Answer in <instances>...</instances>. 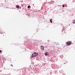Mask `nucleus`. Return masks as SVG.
I'll return each mask as SVG.
<instances>
[{
  "label": "nucleus",
  "instance_id": "1",
  "mask_svg": "<svg viewBox=\"0 0 75 75\" xmlns=\"http://www.w3.org/2000/svg\"><path fill=\"white\" fill-rule=\"evenodd\" d=\"M38 54L37 52H35L34 53L32 54V56H31V57L33 58V57H36L38 55Z\"/></svg>",
  "mask_w": 75,
  "mask_h": 75
},
{
  "label": "nucleus",
  "instance_id": "2",
  "mask_svg": "<svg viewBox=\"0 0 75 75\" xmlns=\"http://www.w3.org/2000/svg\"><path fill=\"white\" fill-rule=\"evenodd\" d=\"M71 43H72L71 42H67L66 44V45H70L71 44Z\"/></svg>",
  "mask_w": 75,
  "mask_h": 75
},
{
  "label": "nucleus",
  "instance_id": "3",
  "mask_svg": "<svg viewBox=\"0 0 75 75\" xmlns=\"http://www.w3.org/2000/svg\"><path fill=\"white\" fill-rule=\"evenodd\" d=\"M41 49L42 50H44V46L42 45L41 46Z\"/></svg>",
  "mask_w": 75,
  "mask_h": 75
},
{
  "label": "nucleus",
  "instance_id": "4",
  "mask_svg": "<svg viewBox=\"0 0 75 75\" xmlns=\"http://www.w3.org/2000/svg\"><path fill=\"white\" fill-rule=\"evenodd\" d=\"M45 55L46 56H47V55H48V52H46L45 53Z\"/></svg>",
  "mask_w": 75,
  "mask_h": 75
},
{
  "label": "nucleus",
  "instance_id": "5",
  "mask_svg": "<svg viewBox=\"0 0 75 75\" xmlns=\"http://www.w3.org/2000/svg\"><path fill=\"white\" fill-rule=\"evenodd\" d=\"M16 7L17 8H19V6L18 5H17Z\"/></svg>",
  "mask_w": 75,
  "mask_h": 75
},
{
  "label": "nucleus",
  "instance_id": "6",
  "mask_svg": "<svg viewBox=\"0 0 75 75\" xmlns=\"http://www.w3.org/2000/svg\"><path fill=\"white\" fill-rule=\"evenodd\" d=\"M50 21L51 23H52V19H51L50 20Z\"/></svg>",
  "mask_w": 75,
  "mask_h": 75
},
{
  "label": "nucleus",
  "instance_id": "7",
  "mask_svg": "<svg viewBox=\"0 0 75 75\" xmlns=\"http://www.w3.org/2000/svg\"><path fill=\"white\" fill-rule=\"evenodd\" d=\"M31 6H30L29 5L28 6V8H30V7Z\"/></svg>",
  "mask_w": 75,
  "mask_h": 75
},
{
  "label": "nucleus",
  "instance_id": "8",
  "mask_svg": "<svg viewBox=\"0 0 75 75\" xmlns=\"http://www.w3.org/2000/svg\"><path fill=\"white\" fill-rule=\"evenodd\" d=\"M62 7H65V6H64V5H63Z\"/></svg>",
  "mask_w": 75,
  "mask_h": 75
},
{
  "label": "nucleus",
  "instance_id": "9",
  "mask_svg": "<svg viewBox=\"0 0 75 75\" xmlns=\"http://www.w3.org/2000/svg\"><path fill=\"white\" fill-rule=\"evenodd\" d=\"M1 52H2L1 50H0V53H1Z\"/></svg>",
  "mask_w": 75,
  "mask_h": 75
},
{
  "label": "nucleus",
  "instance_id": "10",
  "mask_svg": "<svg viewBox=\"0 0 75 75\" xmlns=\"http://www.w3.org/2000/svg\"><path fill=\"white\" fill-rule=\"evenodd\" d=\"M0 34H3V33H1V32H0Z\"/></svg>",
  "mask_w": 75,
  "mask_h": 75
},
{
  "label": "nucleus",
  "instance_id": "11",
  "mask_svg": "<svg viewBox=\"0 0 75 75\" xmlns=\"http://www.w3.org/2000/svg\"><path fill=\"white\" fill-rule=\"evenodd\" d=\"M11 66H12V67H13V64H11Z\"/></svg>",
  "mask_w": 75,
  "mask_h": 75
},
{
  "label": "nucleus",
  "instance_id": "12",
  "mask_svg": "<svg viewBox=\"0 0 75 75\" xmlns=\"http://www.w3.org/2000/svg\"><path fill=\"white\" fill-rule=\"evenodd\" d=\"M48 42H49V41H50V40H48L47 41Z\"/></svg>",
  "mask_w": 75,
  "mask_h": 75
},
{
  "label": "nucleus",
  "instance_id": "13",
  "mask_svg": "<svg viewBox=\"0 0 75 75\" xmlns=\"http://www.w3.org/2000/svg\"><path fill=\"white\" fill-rule=\"evenodd\" d=\"M0 61H1V59H0Z\"/></svg>",
  "mask_w": 75,
  "mask_h": 75
},
{
  "label": "nucleus",
  "instance_id": "14",
  "mask_svg": "<svg viewBox=\"0 0 75 75\" xmlns=\"http://www.w3.org/2000/svg\"><path fill=\"white\" fill-rule=\"evenodd\" d=\"M75 21V20H74V21Z\"/></svg>",
  "mask_w": 75,
  "mask_h": 75
}]
</instances>
